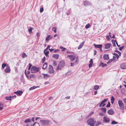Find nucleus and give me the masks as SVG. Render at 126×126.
Returning <instances> with one entry per match:
<instances>
[{
  "instance_id": "nucleus-16",
  "label": "nucleus",
  "mask_w": 126,
  "mask_h": 126,
  "mask_svg": "<svg viewBox=\"0 0 126 126\" xmlns=\"http://www.w3.org/2000/svg\"><path fill=\"white\" fill-rule=\"evenodd\" d=\"M23 91H19L14 92V94H21L23 93Z\"/></svg>"
},
{
  "instance_id": "nucleus-15",
  "label": "nucleus",
  "mask_w": 126,
  "mask_h": 126,
  "mask_svg": "<svg viewBox=\"0 0 126 126\" xmlns=\"http://www.w3.org/2000/svg\"><path fill=\"white\" fill-rule=\"evenodd\" d=\"M113 54L114 55V56H113V60H114V59L115 58H116L117 59H118L119 58V56L117 54L114 53Z\"/></svg>"
},
{
  "instance_id": "nucleus-57",
  "label": "nucleus",
  "mask_w": 126,
  "mask_h": 126,
  "mask_svg": "<svg viewBox=\"0 0 126 126\" xmlns=\"http://www.w3.org/2000/svg\"><path fill=\"white\" fill-rule=\"evenodd\" d=\"M97 53V51L96 50H94V55H95Z\"/></svg>"
},
{
  "instance_id": "nucleus-38",
  "label": "nucleus",
  "mask_w": 126,
  "mask_h": 126,
  "mask_svg": "<svg viewBox=\"0 0 126 126\" xmlns=\"http://www.w3.org/2000/svg\"><path fill=\"white\" fill-rule=\"evenodd\" d=\"M108 99L107 98H106L105 99H104L101 102L103 104Z\"/></svg>"
},
{
  "instance_id": "nucleus-51",
  "label": "nucleus",
  "mask_w": 126,
  "mask_h": 126,
  "mask_svg": "<svg viewBox=\"0 0 126 126\" xmlns=\"http://www.w3.org/2000/svg\"><path fill=\"white\" fill-rule=\"evenodd\" d=\"M90 63H91L92 64H93V60L92 59H90Z\"/></svg>"
},
{
  "instance_id": "nucleus-39",
  "label": "nucleus",
  "mask_w": 126,
  "mask_h": 126,
  "mask_svg": "<svg viewBox=\"0 0 126 126\" xmlns=\"http://www.w3.org/2000/svg\"><path fill=\"white\" fill-rule=\"evenodd\" d=\"M32 29L31 27H30V28L28 29V31L30 33V32L31 33L32 31Z\"/></svg>"
},
{
  "instance_id": "nucleus-6",
  "label": "nucleus",
  "mask_w": 126,
  "mask_h": 126,
  "mask_svg": "<svg viewBox=\"0 0 126 126\" xmlns=\"http://www.w3.org/2000/svg\"><path fill=\"white\" fill-rule=\"evenodd\" d=\"M67 57L70 59L71 61L72 62L75 60L76 56L75 55H68L67 56Z\"/></svg>"
},
{
  "instance_id": "nucleus-40",
  "label": "nucleus",
  "mask_w": 126,
  "mask_h": 126,
  "mask_svg": "<svg viewBox=\"0 0 126 126\" xmlns=\"http://www.w3.org/2000/svg\"><path fill=\"white\" fill-rule=\"evenodd\" d=\"M101 124V123L100 121H97L95 125V126H97L100 125Z\"/></svg>"
},
{
  "instance_id": "nucleus-33",
  "label": "nucleus",
  "mask_w": 126,
  "mask_h": 126,
  "mask_svg": "<svg viewBox=\"0 0 126 126\" xmlns=\"http://www.w3.org/2000/svg\"><path fill=\"white\" fill-rule=\"evenodd\" d=\"M51 38V36L50 35H48L47 37L46 38V41L47 40H48L49 39Z\"/></svg>"
},
{
  "instance_id": "nucleus-59",
  "label": "nucleus",
  "mask_w": 126,
  "mask_h": 126,
  "mask_svg": "<svg viewBox=\"0 0 126 126\" xmlns=\"http://www.w3.org/2000/svg\"><path fill=\"white\" fill-rule=\"evenodd\" d=\"M71 66H74V63H70Z\"/></svg>"
},
{
  "instance_id": "nucleus-54",
  "label": "nucleus",
  "mask_w": 126,
  "mask_h": 126,
  "mask_svg": "<svg viewBox=\"0 0 126 126\" xmlns=\"http://www.w3.org/2000/svg\"><path fill=\"white\" fill-rule=\"evenodd\" d=\"M99 115H101V116H103L104 115V114H103V113L102 112L100 113H99Z\"/></svg>"
},
{
  "instance_id": "nucleus-9",
  "label": "nucleus",
  "mask_w": 126,
  "mask_h": 126,
  "mask_svg": "<svg viewBox=\"0 0 126 126\" xmlns=\"http://www.w3.org/2000/svg\"><path fill=\"white\" fill-rule=\"evenodd\" d=\"M120 67L123 69H126V63H123L121 64Z\"/></svg>"
},
{
  "instance_id": "nucleus-32",
  "label": "nucleus",
  "mask_w": 126,
  "mask_h": 126,
  "mask_svg": "<svg viewBox=\"0 0 126 126\" xmlns=\"http://www.w3.org/2000/svg\"><path fill=\"white\" fill-rule=\"evenodd\" d=\"M52 30L55 33H56L57 32V28L56 27H53L52 28Z\"/></svg>"
},
{
  "instance_id": "nucleus-14",
  "label": "nucleus",
  "mask_w": 126,
  "mask_h": 126,
  "mask_svg": "<svg viewBox=\"0 0 126 126\" xmlns=\"http://www.w3.org/2000/svg\"><path fill=\"white\" fill-rule=\"evenodd\" d=\"M103 59L104 60H107L109 59L108 54H105L104 55Z\"/></svg>"
},
{
  "instance_id": "nucleus-19",
  "label": "nucleus",
  "mask_w": 126,
  "mask_h": 126,
  "mask_svg": "<svg viewBox=\"0 0 126 126\" xmlns=\"http://www.w3.org/2000/svg\"><path fill=\"white\" fill-rule=\"evenodd\" d=\"M84 42H85V41H83V42L80 43L79 45V46L78 47V49H81L82 47L83 46V45H84Z\"/></svg>"
},
{
  "instance_id": "nucleus-30",
  "label": "nucleus",
  "mask_w": 126,
  "mask_h": 126,
  "mask_svg": "<svg viewBox=\"0 0 126 126\" xmlns=\"http://www.w3.org/2000/svg\"><path fill=\"white\" fill-rule=\"evenodd\" d=\"M7 65L6 63H3L2 64V69L4 68Z\"/></svg>"
},
{
  "instance_id": "nucleus-29",
  "label": "nucleus",
  "mask_w": 126,
  "mask_h": 126,
  "mask_svg": "<svg viewBox=\"0 0 126 126\" xmlns=\"http://www.w3.org/2000/svg\"><path fill=\"white\" fill-rule=\"evenodd\" d=\"M31 119H28L25 120L24 122L25 123H27L29 122H31Z\"/></svg>"
},
{
  "instance_id": "nucleus-12",
  "label": "nucleus",
  "mask_w": 126,
  "mask_h": 126,
  "mask_svg": "<svg viewBox=\"0 0 126 126\" xmlns=\"http://www.w3.org/2000/svg\"><path fill=\"white\" fill-rule=\"evenodd\" d=\"M59 56L58 54H53L52 57L56 60H57L58 59Z\"/></svg>"
},
{
  "instance_id": "nucleus-55",
  "label": "nucleus",
  "mask_w": 126,
  "mask_h": 126,
  "mask_svg": "<svg viewBox=\"0 0 126 126\" xmlns=\"http://www.w3.org/2000/svg\"><path fill=\"white\" fill-rule=\"evenodd\" d=\"M59 49H55L54 50V53H56V52H58L59 51Z\"/></svg>"
},
{
  "instance_id": "nucleus-58",
  "label": "nucleus",
  "mask_w": 126,
  "mask_h": 126,
  "mask_svg": "<svg viewBox=\"0 0 126 126\" xmlns=\"http://www.w3.org/2000/svg\"><path fill=\"white\" fill-rule=\"evenodd\" d=\"M49 50L51 52L52 51H53L54 50V49H52H52L49 48Z\"/></svg>"
},
{
  "instance_id": "nucleus-26",
  "label": "nucleus",
  "mask_w": 126,
  "mask_h": 126,
  "mask_svg": "<svg viewBox=\"0 0 126 126\" xmlns=\"http://www.w3.org/2000/svg\"><path fill=\"white\" fill-rule=\"evenodd\" d=\"M47 63H44V64L43 65V66L42 68L43 69H45L47 67Z\"/></svg>"
},
{
  "instance_id": "nucleus-43",
  "label": "nucleus",
  "mask_w": 126,
  "mask_h": 126,
  "mask_svg": "<svg viewBox=\"0 0 126 126\" xmlns=\"http://www.w3.org/2000/svg\"><path fill=\"white\" fill-rule=\"evenodd\" d=\"M90 25L89 24H87L85 26V28L86 29L90 27Z\"/></svg>"
},
{
  "instance_id": "nucleus-1",
  "label": "nucleus",
  "mask_w": 126,
  "mask_h": 126,
  "mask_svg": "<svg viewBox=\"0 0 126 126\" xmlns=\"http://www.w3.org/2000/svg\"><path fill=\"white\" fill-rule=\"evenodd\" d=\"M93 118H89L87 121V123L88 125H90L91 126H94V125L95 124L96 122L94 120Z\"/></svg>"
},
{
  "instance_id": "nucleus-8",
  "label": "nucleus",
  "mask_w": 126,
  "mask_h": 126,
  "mask_svg": "<svg viewBox=\"0 0 126 126\" xmlns=\"http://www.w3.org/2000/svg\"><path fill=\"white\" fill-rule=\"evenodd\" d=\"M110 120L106 116H104L103 118V122L104 123H108Z\"/></svg>"
},
{
  "instance_id": "nucleus-37",
  "label": "nucleus",
  "mask_w": 126,
  "mask_h": 126,
  "mask_svg": "<svg viewBox=\"0 0 126 126\" xmlns=\"http://www.w3.org/2000/svg\"><path fill=\"white\" fill-rule=\"evenodd\" d=\"M26 126H34V125L33 124L32 125L31 123H29L27 124Z\"/></svg>"
},
{
  "instance_id": "nucleus-17",
  "label": "nucleus",
  "mask_w": 126,
  "mask_h": 126,
  "mask_svg": "<svg viewBox=\"0 0 126 126\" xmlns=\"http://www.w3.org/2000/svg\"><path fill=\"white\" fill-rule=\"evenodd\" d=\"M105 48L106 49H108L111 46L110 44V43H107L105 44Z\"/></svg>"
},
{
  "instance_id": "nucleus-62",
  "label": "nucleus",
  "mask_w": 126,
  "mask_h": 126,
  "mask_svg": "<svg viewBox=\"0 0 126 126\" xmlns=\"http://www.w3.org/2000/svg\"><path fill=\"white\" fill-rule=\"evenodd\" d=\"M107 38L108 39V40H109L110 39V37L108 35L106 36Z\"/></svg>"
},
{
  "instance_id": "nucleus-13",
  "label": "nucleus",
  "mask_w": 126,
  "mask_h": 126,
  "mask_svg": "<svg viewBox=\"0 0 126 126\" xmlns=\"http://www.w3.org/2000/svg\"><path fill=\"white\" fill-rule=\"evenodd\" d=\"M4 70L5 73H8L10 71L11 69L10 67L8 66H6Z\"/></svg>"
},
{
  "instance_id": "nucleus-4",
  "label": "nucleus",
  "mask_w": 126,
  "mask_h": 126,
  "mask_svg": "<svg viewBox=\"0 0 126 126\" xmlns=\"http://www.w3.org/2000/svg\"><path fill=\"white\" fill-rule=\"evenodd\" d=\"M40 122L42 125H45L48 124L50 121L49 120H40Z\"/></svg>"
},
{
  "instance_id": "nucleus-11",
  "label": "nucleus",
  "mask_w": 126,
  "mask_h": 126,
  "mask_svg": "<svg viewBox=\"0 0 126 126\" xmlns=\"http://www.w3.org/2000/svg\"><path fill=\"white\" fill-rule=\"evenodd\" d=\"M94 47L97 48H99V49H102V45H100V44H94Z\"/></svg>"
},
{
  "instance_id": "nucleus-34",
  "label": "nucleus",
  "mask_w": 126,
  "mask_h": 126,
  "mask_svg": "<svg viewBox=\"0 0 126 126\" xmlns=\"http://www.w3.org/2000/svg\"><path fill=\"white\" fill-rule=\"evenodd\" d=\"M34 126H40L39 124L37 122H35L33 124Z\"/></svg>"
},
{
  "instance_id": "nucleus-56",
  "label": "nucleus",
  "mask_w": 126,
  "mask_h": 126,
  "mask_svg": "<svg viewBox=\"0 0 126 126\" xmlns=\"http://www.w3.org/2000/svg\"><path fill=\"white\" fill-rule=\"evenodd\" d=\"M93 64L90 63L89 64V68L91 67L92 66Z\"/></svg>"
},
{
  "instance_id": "nucleus-28",
  "label": "nucleus",
  "mask_w": 126,
  "mask_h": 126,
  "mask_svg": "<svg viewBox=\"0 0 126 126\" xmlns=\"http://www.w3.org/2000/svg\"><path fill=\"white\" fill-rule=\"evenodd\" d=\"M22 57L23 58H25L27 57V55H26L25 53L23 52L22 54Z\"/></svg>"
},
{
  "instance_id": "nucleus-18",
  "label": "nucleus",
  "mask_w": 126,
  "mask_h": 126,
  "mask_svg": "<svg viewBox=\"0 0 126 126\" xmlns=\"http://www.w3.org/2000/svg\"><path fill=\"white\" fill-rule=\"evenodd\" d=\"M107 113L110 115H112L114 113V111L112 109H110L107 111Z\"/></svg>"
},
{
  "instance_id": "nucleus-25",
  "label": "nucleus",
  "mask_w": 126,
  "mask_h": 126,
  "mask_svg": "<svg viewBox=\"0 0 126 126\" xmlns=\"http://www.w3.org/2000/svg\"><path fill=\"white\" fill-rule=\"evenodd\" d=\"M39 87L38 86H34L32 87H31L29 89V90H32L36 88L37 87Z\"/></svg>"
},
{
  "instance_id": "nucleus-21",
  "label": "nucleus",
  "mask_w": 126,
  "mask_h": 126,
  "mask_svg": "<svg viewBox=\"0 0 126 126\" xmlns=\"http://www.w3.org/2000/svg\"><path fill=\"white\" fill-rule=\"evenodd\" d=\"M49 53V52L48 51H44V53L45 54V55L46 56V57H48L49 56L48 54Z\"/></svg>"
},
{
  "instance_id": "nucleus-49",
  "label": "nucleus",
  "mask_w": 126,
  "mask_h": 126,
  "mask_svg": "<svg viewBox=\"0 0 126 126\" xmlns=\"http://www.w3.org/2000/svg\"><path fill=\"white\" fill-rule=\"evenodd\" d=\"M61 67H60V66H59V65H58V66L57 67V68H56V70H59V69H60V70H61Z\"/></svg>"
},
{
  "instance_id": "nucleus-27",
  "label": "nucleus",
  "mask_w": 126,
  "mask_h": 126,
  "mask_svg": "<svg viewBox=\"0 0 126 126\" xmlns=\"http://www.w3.org/2000/svg\"><path fill=\"white\" fill-rule=\"evenodd\" d=\"M102 112L104 113H105L106 111V109L104 108H102L100 109Z\"/></svg>"
},
{
  "instance_id": "nucleus-22",
  "label": "nucleus",
  "mask_w": 126,
  "mask_h": 126,
  "mask_svg": "<svg viewBox=\"0 0 126 126\" xmlns=\"http://www.w3.org/2000/svg\"><path fill=\"white\" fill-rule=\"evenodd\" d=\"M44 76V78L45 79H46L48 78L49 77V75H48L47 74H43Z\"/></svg>"
},
{
  "instance_id": "nucleus-35",
  "label": "nucleus",
  "mask_w": 126,
  "mask_h": 126,
  "mask_svg": "<svg viewBox=\"0 0 126 126\" xmlns=\"http://www.w3.org/2000/svg\"><path fill=\"white\" fill-rule=\"evenodd\" d=\"M3 105V104L2 103H0V110L2 109Z\"/></svg>"
},
{
  "instance_id": "nucleus-20",
  "label": "nucleus",
  "mask_w": 126,
  "mask_h": 126,
  "mask_svg": "<svg viewBox=\"0 0 126 126\" xmlns=\"http://www.w3.org/2000/svg\"><path fill=\"white\" fill-rule=\"evenodd\" d=\"M107 65L106 63L104 64L102 62L100 63L99 64V66H101L102 67H104Z\"/></svg>"
},
{
  "instance_id": "nucleus-50",
  "label": "nucleus",
  "mask_w": 126,
  "mask_h": 126,
  "mask_svg": "<svg viewBox=\"0 0 126 126\" xmlns=\"http://www.w3.org/2000/svg\"><path fill=\"white\" fill-rule=\"evenodd\" d=\"M46 60V58L45 57H44L42 59V63H44Z\"/></svg>"
},
{
  "instance_id": "nucleus-2",
  "label": "nucleus",
  "mask_w": 126,
  "mask_h": 126,
  "mask_svg": "<svg viewBox=\"0 0 126 126\" xmlns=\"http://www.w3.org/2000/svg\"><path fill=\"white\" fill-rule=\"evenodd\" d=\"M118 104L120 108L122 110H124L125 108L124 104L121 100H119L118 101Z\"/></svg>"
},
{
  "instance_id": "nucleus-45",
  "label": "nucleus",
  "mask_w": 126,
  "mask_h": 126,
  "mask_svg": "<svg viewBox=\"0 0 126 126\" xmlns=\"http://www.w3.org/2000/svg\"><path fill=\"white\" fill-rule=\"evenodd\" d=\"M113 60H113V59H110L109 61L107 63V64H109V63H110Z\"/></svg>"
},
{
  "instance_id": "nucleus-5",
  "label": "nucleus",
  "mask_w": 126,
  "mask_h": 126,
  "mask_svg": "<svg viewBox=\"0 0 126 126\" xmlns=\"http://www.w3.org/2000/svg\"><path fill=\"white\" fill-rule=\"evenodd\" d=\"M53 67L51 65H49V68H48V72L49 73L51 74L53 73L55 71L53 69Z\"/></svg>"
},
{
  "instance_id": "nucleus-47",
  "label": "nucleus",
  "mask_w": 126,
  "mask_h": 126,
  "mask_svg": "<svg viewBox=\"0 0 126 126\" xmlns=\"http://www.w3.org/2000/svg\"><path fill=\"white\" fill-rule=\"evenodd\" d=\"M43 10H44L43 8V7L41 8H40V13H42L43 12Z\"/></svg>"
},
{
  "instance_id": "nucleus-36",
  "label": "nucleus",
  "mask_w": 126,
  "mask_h": 126,
  "mask_svg": "<svg viewBox=\"0 0 126 126\" xmlns=\"http://www.w3.org/2000/svg\"><path fill=\"white\" fill-rule=\"evenodd\" d=\"M60 48L61 49H62V51H65V50L66 49V48H64L62 47L61 46L60 47Z\"/></svg>"
},
{
  "instance_id": "nucleus-52",
  "label": "nucleus",
  "mask_w": 126,
  "mask_h": 126,
  "mask_svg": "<svg viewBox=\"0 0 126 126\" xmlns=\"http://www.w3.org/2000/svg\"><path fill=\"white\" fill-rule=\"evenodd\" d=\"M25 74L27 78H29V77L28 76V75H27L26 72V70H25Z\"/></svg>"
},
{
  "instance_id": "nucleus-53",
  "label": "nucleus",
  "mask_w": 126,
  "mask_h": 126,
  "mask_svg": "<svg viewBox=\"0 0 126 126\" xmlns=\"http://www.w3.org/2000/svg\"><path fill=\"white\" fill-rule=\"evenodd\" d=\"M34 75L33 74H31V75L30 76V78H33V77H34Z\"/></svg>"
},
{
  "instance_id": "nucleus-7",
  "label": "nucleus",
  "mask_w": 126,
  "mask_h": 126,
  "mask_svg": "<svg viewBox=\"0 0 126 126\" xmlns=\"http://www.w3.org/2000/svg\"><path fill=\"white\" fill-rule=\"evenodd\" d=\"M64 61H60L58 65L59 66H60V67H61L64 66Z\"/></svg>"
},
{
  "instance_id": "nucleus-24",
  "label": "nucleus",
  "mask_w": 126,
  "mask_h": 126,
  "mask_svg": "<svg viewBox=\"0 0 126 126\" xmlns=\"http://www.w3.org/2000/svg\"><path fill=\"white\" fill-rule=\"evenodd\" d=\"M12 98V96H9L8 97L7 96L5 97V99L6 100H11Z\"/></svg>"
},
{
  "instance_id": "nucleus-42",
  "label": "nucleus",
  "mask_w": 126,
  "mask_h": 126,
  "mask_svg": "<svg viewBox=\"0 0 126 126\" xmlns=\"http://www.w3.org/2000/svg\"><path fill=\"white\" fill-rule=\"evenodd\" d=\"M29 67L28 68V69L29 70H30L31 69V67H32V65L30 63H29Z\"/></svg>"
},
{
  "instance_id": "nucleus-31",
  "label": "nucleus",
  "mask_w": 126,
  "mask_h": 126,
  "mask_svg": "<svg viewBox=\"0 0 126 126\" xmlns=\"http://www.w3.org/2000/svg\"><path fill=\"white\" fill-rule=\"evenodd\" d=\"M99 86L96 85L94 87V89L95 90H97L99 89Z\"/></svg>"
},
{
  "instance_id": "nucleus-10",
  "label": "nucleus",
  "mask_w": 126,
  "mask_h": 126,
  "mask_svg": "<svg viewBox=\"0 0 126 126\" xmlns=\"http://www.w3.org/2000/svg\"><path fill=\"white\" fill-rule=\"evenodd\" d=\"M83 3L84 5L87 6L91 5V3L90 2L87 1H83Z\"/></svg>"
},
{
  "instance_id": "nucleus-64",
  "label": "nucleus",
  "mask_w": 126,
  "mask_h": 126,
  "mask_svg": "<svg viewBox=\"0 0 126 126\" xmlns=\"http://www.w3.org/2000/svg\"><path fill=\"white\" fill-rule=\"evenodd\" d=\"M97 94V91H95L94 92V94Z\"/></svg>"
},
{
  "instance_id": "nucleus-63",
  "label": "nucleus",
  "mask_w": 126,
  "mask_h": 126,
  "mask_svg": "<svg viewBox=\"0 0 126 126\" xmlns=\"http://www.w3.org/2000/svg\"><path fill=\"white\" fill-rule=\"evenodd\" d=\"M36 35L37 37H38L39 35V32H37L36 33Z\"/></svg>"
},
{
  "instance_id": "nucleus-41",
  "label": "nucleus",
  "mask_w": 126,
  "mask_h": 126,
  "mask_svg": "<svg viewBox=\"0 0 126 126\" xmlns=\"http://www.w3.org/2000/svg\"><path fill=\"white\" fill-rule=\"evenodd\" d=\"M56 61L55 60H54L53 61V64L54 66H55L57 65V63H56Z\"/></svg>"
},
{
  "instance_id": "nucleus-46",
  "label": "nucleus",
  "mask_w": 126,
  "mask_h": 126,
  "mask_svg": "<svg viewBox=\"0 0 126 126\" xmlns=\"http://www.w3.org/2000/svg\"><path fill=\"white\" fill-rule=\"evenodd\" d=\"M124 47V46H121V47H120L119 48V50L120 51H121L123 48Z\"/></svg>"
},
{
  "instance_id": "nucleus-48",
  "label": "nucleus",
  "mask_w": 126,
  "mask_h": 126,
  "mask_svg": "<svg viewBox=\"0 0 126 126\" xmlns=\"http://www.w3.org/2000/svg\"><path fill=\"white\" fill-rule=\"evenodd\" d=\"M110 103L109 102L108 104L107 105L106 107H110Z\"/></svg>"
},
{
  "instance_id": "nucleus-60",
  "label": "nucleus",
  "mask_w": 126,
  "mask_h": 126,
  "mask_svg": "<svg viewBox=\"0 0 126 126\" xmlns=\"http://www.w3.org/2000/svg\"><path fill=\"white\" fill-rule=\"evenodd\" d=\"M111 100H113V101L114 100V97L112 96L111 97Z\"/></svg>"
},
{
  "instance_id": "nucleus-23",
  "label": "nucleus",
  "mask_w": 126,
  "mask_h": 126,
  "mask_svg": "<svg viewBox=\"0 0 126 126\" xmlns=\"http://www.w3.org/2000/svg\"><path fill=\"white\" fill-rule=\"evenodd\" d=\"M111 42L113 44V46L114 47L116 46L115 43H116V42H117L116 41L114 40H111Z\"/></svg>"
},
{
  "instance_id": "nucleus-3",
  "label": "nucleus",
  "mask_w": 126,
  "mask_h": 126,
  "mask_svg": "<svg viewBox=\"0 0 126 126\" xmlns=\"http://www.w3.org/2000/svg\"><path fill=\"white\" fill-rule=\"evenodd\" d=\"M31 71L32 73H35L38 71L39 68L37 67L33 66L31 67Z\"/></svg>"
},
{
  "instance_id": "nucleus-61",
  "label": "nucleus",
  "mask_w": 126,
  "mask_h": 126,
  "mask_svg": "<svg viewBox=\"0 0 126 126\" xmlns=\"http://www.w3.org/2000/svg\"><path fill=\"white\" fill-rule=\"evenodd\" d=\"M123 101L124 103H126V98L124 99Z\"/></svg>"
},
{
  "instance_id": "nucleus-44",
  "label": "nucleus",
  "mask_w": 126,
  "mask_h": 126,
  "mask_svg": "<svg viewBox=\"0 0 126 126\" xmlns=\"http://www.w3.org/2000/svg\"><path fill=\"white\" fill-rule=\"evenodd\" d=\"M117 122H116L114 121H112L111 122V124H117Z\"/></svg>"
}]
</instances>
